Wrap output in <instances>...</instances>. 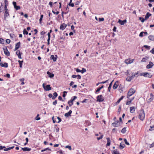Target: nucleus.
Listing matches in <instances>:
<instances>
[{"instance_id": "48", "label": "nucleus", "mask_w": 154, "mask_h": 154, "mask_svg": "<svg viewBox=\"0 0 154 154\" xmlns=\"http://www.w3.org/2000/svg\"><path fill=\"white\" fill-rule=\"evenodd\" d=\"M58 99L59 100H60L62 101L63 102L64 101V100L62 99V97L60 96H59L58 97Z\"/></svg>"}, {"instance_id": "2", "label": "nucleus", "mask_w": 154, "mask_h": 154, "mask_svg": "<svg viewBox=\"0 0 154 154\" xmlns=\"http://www.w3.org/2000/svg\"><path fill=\"white\" fill-rule=\"evenodd\" d=\"M145 113L143 109L140 110L139 112L138 118L142 121H143L145 119Z\"/></svg>"}, {"instance_id": "30", "label": "nucleus", "mask_w": 154, "mask_h": 154, "mask_svg": "<svg viewBox=\"0 0 154 154\" xmlns=\"http://www.w3.org/2000/svg\"><path fill=\"white\" fill-rule=\"evenodd\" d=\"M148 38L151 40L153 41L154 40V36L153 35H150L149 36Z\"/></svg>"}, {"instance_id": "20", "label": "nucleus", "mask_w": 154, "mask_h": 154, "mask_svg": "<svg viewBox=\"0 0 154 154\" xmlns=\"http://www.w3.org/2000/svg\"><path fill=\"white\" fill-rule=\"evenodd\" d=\"M16 54L18 56V57L19 58H21V54L19 50H18L16 52Z\"/></svg>"}, {"instance_id": "8", "label": "nucleus", "mask_w": 154, "mask_h": 154, "mask_svg": "<svg viewBox=\"0 0 154 154\" xmlns=\"http://www.w3.org/2000/svg\"><path fill=\"white\" fill-rule=\"evenodd\" d=\"M57 56L56 55H51L50 57L51 59L54 62H55L57 60Z\"/></svg>"}, {"instance_id": "10", "label": "nucleus", "mask_w": 154, "mask_h": 154, "mask_svg": "<svg viewBox=\"0 0 154 154\" xmlns=\"http://www.w3.org/2000/svg\"><path fill=\"white\" fill-rule=\"evenodd\" d=\"M127 22L126 20H122L120 19L119 20L118 22V23H119L121 25H123L125 23Z\"/></svg>"}, {"instance_id": "19", "label": "nucleus", "mask_w": 154, "mask_h": 154, "mask_svg": "<svg viewBox=\"0 0 154 154\" xmlns=\"http://www.w3.org/2000/svg\"><path fill=\"white\" fill-rule=\"evenodd\" d=\"M151 14H150L149 12H147L145 16V20H147L149 18V17L151 16Z\"/></svg>"}, {"instance_id": "6", "label": "nucleus", "mask_w": 154, "mask_h": 154, "mask_svg": "<svg viewBox=\"0 0 154 154\" xmlns=\"http://www.w3.org/2000/svg\"><path fill=\"white\" fill-rule=\"evenodd\" d=\"M112 125L114 127H117L121 125V123L119 121H116L112 123Z\"/></svg>"}, {"instance_id": "34", "label": "nucleus", "mask_w": 154, "mask_h": 154, "mask_svg": "<svg viewBox=\"0 0 154 154\" xmlns=\"http://www.w3.org/2000/svg\"><path fill=\"white\" fill-rule=\"evenodd\" d=\"M148 57H143L142 58V59L141 60V62H146V60L147 59H148Z\"/></svg>"}, {"instance_id": "17", "label": "nucleus", "mask_w": 154, "mask_h": 154, "mask_svg": "<svg viewBox=\"0 0 154 154\" xmlns=\"http://www.w3.org/2000/svg\"><path fill=\"white\" fill-rule=\"evenodd\" d=\"M21 149L24 151H29L31 150V148H28L27 147L22 148H21Z\"/></svg>"}, {"instance_id": "36", "label": "nucleus", "mask_w": 154, "mask_h": 154, "mask_svg": "<svg viewBox=\"0 0 154 154\" xmlns=\"http://www.w3.org/2000/svg\"><path fill=\"white\" fill-rule=\"evenodd\" d=\"M18 62L19 64L20 67L21 68L22 67V63L23 62V61H20V60H19Z\"/></svg>"}, {"instance_id": "57", "label": "nucleus", "mask_w": 154, "mask_h": 154, "mask_svg": "<svg viewBox=\"0 0 154 154\" xmlns=\"http://www.w3.org/2000/svg\"><path fill=\"white\" fill-rule=\"evenodd\" d=\"M144 32H141L140 34H139V36L140 37H143V34Z\"/></svg>"}, {"instance_id": "46", "label": "nucleus", "mask_w": 154, "mask_h": 154, "mask_svg": "<svg viewBox=\"0 0 154 154\" xmlns=\"http://www.w3.org/2000/svg\"><path fill=\"white\" fill-rule=\"evenodd\" d=\"M65 148H68L69 150H71L72 149L71 147L70 146L67 145L65 146Z\"/></svg>"}, {"instance_id": "29", "label": "nucleus", "mask_w": 154, "mask_h": 154, "mask_svg": "<svg viewBox=\"0 0 154 154\" xmlns=\"http://www.w3.org/2000/svg\"><path fill=\"white\" fill-rule=\"evenodd\" d=\"M20 42H19L16 44L15 47L19 48L20 47Z\"/></svg>"}, {"instance_id": "45", "label": "nucleus", "mask_w": 154, "mask_h": 154, "mask_svg": "<svg viewBox=\"0 0 154 154\" xmlns=\"http://www.w3.org/2000/svg\"><path fill=\"white\" fill-rule=\"evenodd\" d=\"M14 8L16 9V10H17L19 9H20V6H17L16 5Z\"/></svg>"}, {"instance_id": "32", "label": "nucleus", "mask_w": 154, "mask_h": 154, "mask_svg": "<svg viewBox=\"0 0 154 154\" xmlns=\"http://www.w3.org/2000/svg\"><path fill=\"white\" fill-rule=\"evenodd\" d=\"M112 153L114 154H120L119 152L118 151L117 149H115L113 151Z\"/></svg>"}, {"instance_id": "44", "label": "nucleus", "mask_w": 154, "mask_h": 154, "mask_svg": "<svg viewBox=\"0 0 154 154\" xmlns=\"http://www.w3.org/2000/svg\"><path fill=\"white\" fill-rule=\"evenodd\" d=\"M67 91H64L63 92V97H64L65 98V97H66V94H67ZM64 99H65V98H64Z\"/></svg>"}, {"instance_id": "58", "label": "nucleus", "mask_w": 154, "mask_h": 154, "mask_svg": "<svg viewBox=\"0 0 154 154\" xmlns=\"http://www.w3.org/2000/svg\"><path fill=\"white\" fill-rule=\"evenodd\" d=\"M6 42L8 44H9L10 43L11 41L9 39H7L6 40Z\"/></svg>"}, {"instance_id": "13", "label": "nucleus", "mask_w": 154, "mask_h": 154, "mask_svg": "<svg viewBox=\"0 0 154 154\" xmlns=\"http://www.w3.org/2000/svg\"><path fill=\"white\" fill-rule=\"evenodd\" d=\"M150 96L151 97L150 98L148 99L147 102L149 103L151 102L152 101L153 99V95L152 93H151L150 94Z\"/></svg>"}, {"instance_id": "62", "label": "nucleus", "mask_w": 154, "mask_h": 154, "mask_svg": "<svg viewBox=\"0 0 154 154\" xmlns=\"http://www.w3.org/2000/svg\"><path fill=\"white\" fill-rule=\"evenodd\" d=\"M104 20V18H99V21H103Z\"/></svg>"}, {"instance_id": "43", "label": "nucleus", "mask_w": 154, "mask_h": 154, "mask_svg": "<svg viewBox=\"0 0 154 154\" xmlns=\"http://www.w3.org/2000/svg\"><path fill=\"white\" fill-rule=\"evenodd\" d=\"M139 20L141 21V22L142 23H143L145 20V18L144 19V18L141 17H140L139 18Z\"/></svg>"}, {"instance_id": "23", "label": "nucleus", "mask_w": 154, "mask_h": 154, "mask_svg": "<svg viewBox=\"0 0 154 154\" xmlns=\"http://www.w3.org/2000/svg\"><path fill=\"white\" fill-rule=\"evenodd\" d=\"M53 95L52 99L54 100L57 96L58 94L56 92H55L53 93Z\"/></svg>"}, {"instance_id": "42", "label": "nucleus", "mask_w": 154, "mask_h": 154, "mask_svg": "<svg viewBox=\"0 0 154 154\" xmlns=\"http://www.w3.org/2000/svg\"><path fill=\"white\" fill-rule=\"evenodd\" d=\"M124 140L126 144L127 145H129L130 144L128 142H127V140L126 139H125V138L124 139Z\"/></svg>"}, {"instance_id": "21", "label": "nucleus", "mask_w": 154, "mask_h": 154, "mask_svg": "<svg viewBox=\"0 0 154 154\" xmlns=\"http://www.w3.org/2000/svg\"><path fill=\"white\" fill-rule=\"evenodd\" d=\"M106 139L107 140V143L106 144V146H109L110 145L111 141L110 140V139L109 137H107L106 138Z\"/></svg>"}, {"instance_id": "54", "label": "nucleus", "mask_w": 154, "mask_h": 154, "mask_svg": "<svg viewBox=\"0 0 154 154\" xmlns=\"http://www.w3.org/2000/svg\"><path fill=\"white\" fill-rule=\"evenodd\" d=\"M57 119L58 120V121L57 122V123H60V122L61 121V119L58 116L57 117Z\"/></svg>"}, {"instance_id": "12", "label": "nucleus", "mask_w": 154, "mask_h": 154, "mask_svg": "<svg viewBox=\"0 0 154 154\" xmlns=\"http://www.w3.org/2000/svg\"><path fill=\"white\" fill-rule=\"evenodd\" d=\"M8 11H5V12L4 20H6V17H8L9 15Z\"/></svg>"}, {"instance_id": "40", "label": "nucleus", "mask_w": 154, "mask_h": 154, "mask_svg": "<svg viewBox=\"0 0 154 154\" xmlns=\"http://www.w3.org/2000/svg\"><path fill=\"white\" fill-rule=\"evenodd\" d=\"M153 130H154V125L150 126L149 131H152Z\"/></svg>"}, {"instance_id": "56", "label": "nucleus", "mask_w": 154, "mask_h": 154, "mask_svg": "<svg viewBox=\"0 0 154 154\" xmlns=\"http://www.w3.org/2000/svg\"><path fill=\"white\" fill-rule=\"evenodd\" d=\"M134 60V59H132L131 60H129L128 62V64L131 63L133 62Z\"/></svg>"}, {"instance_id": "14", "label": "nucleus", "mask_w": 154, "mask_h": 154, "mask_svg": "<svg viewBox=\"0 0 154 154\" xmlns=\"http://www.w3.org/2000/svg\"><path fill=\"white\" fill-rule=\"evenodd\" d=\"M124 97L125 96H122L119 99L117 102L115 103V105H117L120 103V101L123 99Z\"/></svg>"}, {"instance_id": "11", "label": "nucleus", "mask_w": 154, "mask_h": 154, "mask_svg": "<svg viewBox=\"0 0 154 154\" xmlns=\"http://www.w3.org/2000/svg\"><path fill=\"white\" fill-rule=\"evenodd\" d=\"M153 66V63L151 61H150L149 62V64L147 65V66H146V68L147 69H150V68H151Z\"/></svg>"}, {"instance_id": "51", "label": "nucleus", "mask_w": 154, "mask_h": 154, "mask_svg": "<svg viewBox=\"0 0 154 154\" xmlns=\"http://www.w3.org/2000/svg\"><path fill=\"white\" fill-rule=\"evenodd\" d=\"M132 78H126V80L128 82H130L132 79Z\"/></svg>"}, {"instance_id": "52", "label": "nucleus", "mask_w": 154, "mask_h": 154, "mask_svg": "<svg viewBox=\"0 0 154 154\" xmlns=\"http://www.w3.org/2000/svg\"><path fill=\"white\" fill-rule=\"evenodd\" d=\"M143 47L145 48H146V49H150V46H148V45H144L143 46Z\"/></svg>"}, {"instance_id": "9", "label": "nucleus", "mask_w": 154, "mask_h": 154, "mask_svg": "<svg viewBox=\"0 0 154 154\" xmlns=\"http://www.w3.org/2000/svg\"><path fill=\"white\" fill-rule=\"evenodd\" d=\"M72 111L71 110H70L69 111V112L66 113L64 114V116L66 117H69V116H71V114H72Z\"/></svg>"}, {"instance_id": "53", "label": "nucleus", "mask_w": 154, "mask_h": 154, "mask_svg": "<svg viewBox=\"0 0 154 154\" xmlns=\"http://www.w3.org/2000/svg\"><path fill=\"white\" fill-rule=\"evenodd\" d=\"M131 102L130 100L129 101H127L126 102V104L127 105H129L131 104Z\"/></svg>"}, {"instance_id": "15", "label": "nucleus", "mask_w": 154, "mask_h": 154, "mask_svg": "<svg viewBox=\"0 0 154 154\" xmlns=\"http://www.w3.org/2000/svg\"><path fill=\"white\" fill-rule=\"evenodd\" d=\"M125 146V144L123 143V142H122L120 143V145L119 146V147L120 149H122L124 148Z\"/></svg>"}, {"instance_id": "24", "label": "nucleus", "mask_w": 154, "mask_h": 154, "mask_svg": "<svg viewBox=\"0 0 154 154\" xmlns=\"http://www.w3.org/2000/svg\"><path fill=\"white\" fill-rule=\"evenodd\" d=\"M116 82L118 83V81H116L114 84L113 86V88L114 89H116L118 86V85L116 84Z\"/></svg>"}, {"instance_id": "28", "label": "nucleus", "mask_w": 154, "mask_h": 154, "mask_svg": "<svg viewBox=\"0 0 154 154\" xmlns=\"http://www.w3.org/2000/svg\"><path fill=\"white\" fill-rule=\"evenodd\" d=\"M68 104H69V106L70 107L73 105V102L70 100H69L68 101Z\"/></svg>"}, {"instance_id": "4", "label": "nucleus", "mask_w": 154, "mask_h": 154, "mask_svg": "<svg viewBox=\"0 0 154 154\" xmlns=\"http://www.w3.org/2000/svg\"><path fill=\"white\" fill-rule=\"evenodd\" d=\"M45 83H43L42 86L44 89L46 91H49L51 89V87L50 85H48L46 86H45Z\"/></svg>"}, {"instance_id": "49", "label": "nucleus", "mask_w": 154, "mask_h": 154, "mask_svg": "<svg viewBox=\"0 0 154 154\" xmlns=\"http://www.w3.org/2000/svg\"><path fill=\"white\" fill-rule=\"evenodd\" d=\"M86 71V69H85L84 68H82V70L81 71V72L82 73H83L84 72H85Z\"/></svg>"}, {"instance_id": "31", "label": "nucleus", "mask_w": 154, "mask_h": 154, "mask_svg": "<svg viewBox=\"0 0 154 154\" xmlns=\"http://www.w3.org/2000/svg\"><path fill=\"white\" fill-rule=\"evenodd\" d=\"M126 127H124L122 129L121 131V132L122 134H125L126 131Z\"/></svg>"}, {"instance_id": "38", "label": "nucleus", "mask_w": 154, "mask_h": 154, "mask_svg": "<svg viewBox=\"0 0 154 154\" xmlns=\"http://www.w3.org/2000/svg\"><path fill=\"white\" fill-rule=\"evenodd\" d=\"M46 150H49V151H51V149H49L48 147L46 148L43 149H42L41 150L42 152H43L44 151H45Z\"/></svg>"}, {"instance_id": "39", "label": "nucleus", "mask_w": 154, "mask_h": 154, "mask_svg": "<svg viewBox=\"0 0 154 154\" xmlns=\"http://www.w3.org/2000/svg\"><path fill=\"white\" fill-rule=\"evenodd\" d=\"M20 81L22 82L21 83V85H23L24 84V83L23 82V81L24 80V79L23 78L21 79H20Z\"/></svg>"}, {"instance_id": "33", "label": "nucleus", "mask_w": 154, "mask_h": 154, "mask_svg": "<svg viewBox=\"0 0 154 154\" xmlns=\"http://www.w3.org/2000/svg\"><path fill=\"white\" fill-rule=\"evenodd\" d=\"M77 98V97L76 96H74V97H72L70 100L72 102H73V101Z\"/></svg>"}, {"instance_id": "27", "label": "nucleus", "mask_w": 154, "mask_h": 154, "mask_svg": "<svg viewBox=\"0 0 154 154\" xmlns=\"http://www.w3.org/2000/svg\"><path fill=\"white\" fill-rule=\"evenodd\" d=\"M14 147V146H12L11 147H9L8 148H4L5 149H4V150L5 151H7L11 149H13Z\"/></svg>"}, {"instance_id": "59", "label": "nucleus", "mask_w": 154, "mask_h": 154, "mask_svg": "<svg viewBox=\"0 0 154 154\" xmlns=\"http://www.w3.org/2000/svg\"><path fill=\"white\" fill-rule=\"evenodd\" d=\"M117 129L116 128H113L112 130V132L113 133H115L116 132Z\"/></svg>"}, {"instance_id": "25", "label": "nucleus", "mask_w": 154, "mask_h": 154, "mask_svg": "<svg viewBox=\"0 0 154 154\" xmlns=\"http://www.w3.org/2000/svg\"><path fill=\"white\" fill-rule=\"evenodd\" d=\"M47 74L48 75L49 77H54V75L49 71L47 72Z\"/></svg>"}, {"instance_id": "61", "label": "nucleus", "mask_w": 154, "mask_h": 154, "mask_svg": "<svg viewBox=\"0 0 154 154\" xmlns=\"http://www.w3.org/2000/svg\"><path fill=\"white\" fill-rule=\"evenodd\" d=\"M57 103V100H56L54 101L53 102V104L54 105H56Z\"/></svg>"}, {"instance_id": "22", "label": "nucleus", "mask_w": 154, "mask_h": 154, "mask_svg": "<svg viewBox=\"0 0 154 154\" xmlns=\"http://www.w3.org/2000/svg\"><path fill=\"white\" fill-rule=\"evenodd\" d=\"M135 110V108L134 106L130 107V112L131 113H134Z\"/></svg>"}, {"instance_id": "63", "label": "nucleus", "mask_w": 154, "mask_h": 154, "mask_svg": "<svg viewBox=\"0 0 154 154\" xmlns=\"http://www.w3.org/2000/svg\"><path fill=\"white\" fill-rule=\"evenodd\" d=\"M48 96L49 98H52V99L53 96L50 93L49 94Z\"/></svg>"}, {"instance_id": "47", "label": "nucleus", "mask_w": 154, "mask_h": 154, "mask_svg": "<svg viewBox=\"0 0 154 154\" xmlns=\"http://www.w3.org/2000/svg\"><path fill=\"white\" fill-rule=\"evenodd\" d=\"M103 136V134L101 135V136L100 137H97V139L98 140H100V139H101Z\"/></svg>"}, {"instance_id": "37", "label": "nucleus", "mask_w": 154, "mask_h": 154, "mask_svg": "<svg viewBox=\"0 0 154 154\" xmlns=\"http://www.w3.org/2000/svg\"><path fill=\"white\" fill-rule=\"evenodd\" d=\"M4 39L2 38H0V43L4 44Z\"/></svg>"}, {"instance_id": "18", "label": "nucleus", "mask_w": 154, "mask_h": 154, "mask_svg": "<svg viewBox=\"0 0 154 154\" xmlns=\"http://www.w3.org/2000/svg\"><path fill=\"white\" fill-rule=\"evenodd\" d=\"M104 87V86L103 85H102L101 87L97 88V90L95 91V93L96 94H98L100 90L103 88Z\"/></svg>"}, {"instance_id": "5", "label": "nucleus", "mask_w": 154, "mask_h": 154, "mask_svg": "<svg viewBox=\"0 0 154 154\" xmlns=\"http://www.w3.org/2000/svg\"><path fill=\"white\" fill-rule=\"evenodd\" d=\"M97 101L102 102L104 101V99L102 95H100L97 97Z\"/></svg>"}, {"instance_id": "60", "label": "nucleus", "mask_w": 154, "mask_h": 154, "mask_svg": "<svg viewBox=\"0 0 154 154\" xmlns=\"http://www.w3.org/2000/svg\"><path fill=\"white\" fill-rule=\"evenodd\" d=\"M119 89L120 93H121L123 91L122 90V88L120 86L119 87Z\"/></svg>"}, {"instance_id": "7", "label": "nucleus", "mask_w": 154, "mask_h": 154, "mask_svg": "<svg viewBox=\"0 0 154 154\" xmlns=\"http://www.w3.org/2000/svg\"><path fill=\"white\" fill-rule=\"evenodd\" d=\"M4 52L5 54L7 56H10V53L8 51L7 48H3Z\"/></svg>"}, {"instance_id": "35", "label": "nucleus", "mask_w": 154, "mask_h": 154, "mask_svg": "<svg viewBox=\"0 0 154 154\" xmlns=\"http://www.w3.org/2000/svg\"><path fill=\"white\" fill-rule=\"evenodd\" d=\"M66 27V25L65 26H64L63 24H62L61 25L60 27V29L62 30H63Z\"/></svg>"}, {"instance_id": "55", "label": "nucleus", "mask_w": 154, "mask_h": 154, "mask_svg": "<svg viewBox=\"0 0 154 154\" xmlns=\"http://www.w3.org/2000/svg\"><path fill=\"white\" fill-rule=\"evenodd\" d=\"M68 5L72 7H74V3H69L68 4Z\"/></svg>"}, {"instance_id": "41", "label": "nucleus", "mask_w": 154, "mask_h": 154, "mask_svg": "<svg viewBox=\"0 0 154 154\" xmlns=\"http://www.w3.org/2000/svg\"><path fill=\"white\" fill-rule=\"evenodd\" d=\"M23 34L27 35L28 34V32L25 29H24L23 30Z\"/></svg>"}, {"instance_id": "50", "label": "nucleus", "mask_w": 154, "mask_h": 154, "mask_svg": "<svg viewBox=\"0 0 154 154\" xmlns=\"http://www.w3.org/2000/svg\"><path fill=\"white\" fill-rule=\"evenodd\" d=\"M39 116V115L38 114L36 117L35 118V119L36 120H39L40 119V117H38V116Z\"/></svg>"}, {"instance_id": "16", "label": "nucleus", "mask_w": 154, "mask_h": 154, "mask_svg": "<svg viewBox=\"0 0 154 154\" xmlns=\"http://www.w3.org/2000/svg\"><path fill=\"white\" fill-rule=\"evenodd\" d=\"M0 65L2 67H8V64L6 63H3L2 62L0 63Z\"/></svg>"}, {"instance_id": "26", "label": "nucleus", "mask_w": 154, "mask_h": 154, "mask_svg": "<svg viewBox=\"0 0 154 154\" xmlns=\"http://www.w3.org/2000/svg\"><path fill=\"white\" fill-rule=\"evenodd\" d=\"M113 80L111 82V83L109 84V87L108 88V91L109 92H110V89L111 88L112 83L113 81Z\"/></svg>"}, {"instance_id": "3", "label": "nucleus", "mask_w": 154, "mask_h": 154, "mask_svg": "<svg viewBox=\"0 0 154 154\" xmlns=\"http://www.w3.org/2000/svg\"><path fill=\"white\" fill-rule=\"evenodd\" d=\"M136 92V90L133 88H130L128 91L127 95V97L129 98L131 96L133 95Z\"/></svg>"}, {"instance_id": "64", "label": "nucleus", "mask_w": 154, "mask_h": 154, "mask_svg": "<svg viewBox=\"0 0 154 154\" xmlns=\"http://www.w3.org/2000/svg\"><path fill=\"white\" fill-rule=\"evenodd\" d=\"M154 146V142L150 145V146H149L150 148H151Z\"/></svg>"}, {"instance_id": "1", "label": "nucleus", "mask_w": 154, "mask_h": 154, "mask_svg": "<svg viewBox=\"0 0 154 154\" xmlns=\"http://www.w3.org/2000/svg\"><path fill=\"white\" fill-rule=\"evenodd\" d=\"M132 75L131 77H137L138 76H143L144 77L148 76V77H151L152 76L150 73L145 72L144 73H141L140 72L137 71L134 73H132Z\"/></svg>"}]
</instances>
